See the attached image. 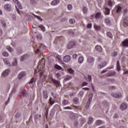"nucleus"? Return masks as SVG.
<instances>
[{"mask_svg": "<svg viewBox=\"0 0 128 128\" xmlns=\"http://www.w3.org/2000/svg\"><path fill=\"white\" fill-rule=\"evenodd\" d=\"M50 80L54 84L55 86H56V88H58V86H60V82H58V80L52 77H51L50 78Z\"/></svg>", "mask_w": 128, "mask_h": 128, "instance_id": "obj_1", "label": "nucleus"}, {"mask_svg": "<svg viewBox=\"0 0 128 128\" xmlns=\"http://www.w3.org/2000/svg\"><path fill=\"white\" fill-rule=\"evenodd\" d=\"M93 96H94V94H92V93H91L90 94L88 101V102H87L86 106H85V108H88V106H90V102L92 100Z\"/></svg>", "mask_w": 128, "mask_h": 128, "instance_id": "obj_2", "label": "nucleus"}, {"mask_svg": "<svg viewBox=\"0 0 128 128\" xmlns=\"http://www.w3.org/2000/svg\"><path fill=\"white\" fill-rule=\"evenodd\" d=\"M123 26L126 28L128 26V16L124 17L123 21Z\"/></svg>", "mask_w": 128, "mask_h": 128, "instance_id": "obj_3", "label": "nucleus"}, {"mask_svg": "<svg viewBox=\"0 0 128 128\" xmlns=\"http://www.w3.org/2000/svg\"><path fill=\"white\" fill-rule=\"evenodd\" d=\"M76 42L74 41L70 42L67 46L68 50H70V48H72V46H74Z\"/></svg>", "mask_w": 128, "mask_h": 128, "instance_id": "obj_4", "label": "nucleus"}, {"mask_svg": "<svg viewBox=\"0 0 128 128\" xmlns=\"http://www.w3.org/2000/svg\"><path fill=\"white\" fill-rule=\"evenodd\" d=\"M120 108L122 110H126V108H128V104L124 102L122 103L120 106Z\"/></svg>", "mask_w": 128, "mask_h": 128, "instance_id": "obj_5", "label": "nucleus"}, {"mask_svg": "<svg viewBox=\"0 0 128 128\" xmlns=\"http://www.w3.org/2000/svg\"><path fill=\"white\" fill-rule=\"evenodd\" d=\"M29 56L28 54H24L20 58V62H24V60H28V58Z\"/></svg>", "mask_w": 128, "mask_h": 128, "instance_id": "obj_6", "label": "nucleus"}, {"mask_svg": "<svg viewBox=\"0 0 128 128\" xmlns=\"http://www.w3.org/2000/svg\"><path fill=\"white\" fill-rule=\"evenodd\" d=\"M112 96L114 98H120L122 96V94L118 92L116 93H112Z\"/></svg>", "mask_w": 128, "mask_h": 128, "instance_id": "obj_7", "label": "nucleus"}, {"mask_svg": "<svg viewBox=\"0 0 128 128\" xmlns=\"http://www.w3.org/2000/svg\"><path fill=\"white\" fill-rule=\"evenodd\" d=\"M38 64H39L37 66V70L40 72V70H44V64H42V65L40 64H41L40 61H39Z\"/></svg>", "mask_w": 128, "mask_h": 128, "instance_id": "obj_8", "label": "nucleus"}, {"mask_svg": "<svg viewBox=\"0 0 128 128\" xmlns=\"http://www.w3.org/2000/svg\"><path fill=\"white\" fill-rule=\"evenodd\" d=\"M64 62H70V56L67 55L63 59Z\"/></svg>", "mask_w": 128, "mask_h": 128, "instance_id": "obj_9", "label": "nucleus"}, {"mask_svg": "<svg viewBox=\"0 0 128 128\" xmlns=\"http://www.w3.org/2000/svg\"><path fill=\"white\" fill-rule=\"evenodd\" d=\"M26 74V72H21L18 76V80H22V78H24V76Z\"/></svg>", "mask_w": 128, "mask_h": 128, "instance_id": "obj_10", "label": "nucleus"}, {"mask_svg": "<svg viewBox=\"0 0 128 128\" xmlns=\"http://www.w3.org/2000/svg\"><path fill=\"white\" fill-rule=\"evenodd\" d=\"M4 8L6 10L10 12V10H12V6L10 4H6L4 6Z\"/></svg>", "mask_w": 128, "mask_h": 128, "instance_id": "obj_11", "label": "nucleus"}, {"mask_svg": "<svg viewBox=\"0 0 128 128\" xmlns=\"http://www.w3.org/2000/svg\"><path fill=\"white\" fill-rule=\"evenodd\" d=\"M8 74H10V70H6L4 72L2 73V76H8Z\"/></svg>", "mask_w": 128, "mask_h": 128, "instance_id": "obj_12", "label": "nucleus"}, {"mask_svg": "<svg viewBox=\"0 0 128 128\" xmlns=\"http://www.w3.org/2000/svg\"><path fill=\"white\" fill-rule=\"evenodd\" d=\"M56 100H54V98H52V97H50L49 99V104L50 106H52V104H54Z\"/></svg>", "mask_w": 128, "mask_h": 128, "instance_id": "obj_13", "label": "nucleus"}, {"mask_svg": "<svg viewBox=\"0 0 128 128\" xmlns=\"http://www.w3.org/2000/svg\"><path fill=\"white\" fill-rule=\"evenodd\" d=\"M116 12L117 14H120V12H122V6H116Z\"/></svg>", "mask_w": 128, "mask_h": 128, "instance_id": "obj_14", "label": "nucleus"}, {"mask_svg": "<svg viewBox=\"0 0 128 128\" xmlns=\"http://www.w3.org/2000/svg\"><path fill=\"white\" fill-rule=\"evenodd\" d=\"M114 74H116V72L110 71L106 74V76H114Z\"/></svg>", "mask_w": 128, "mask_h": 128, "instance_id": "obj_15", "label": "nucleus"}, {"mask_svg": "<svg viewBox=\"0 0 128 128\" xmlns=\"http://www.w3.org/2000/svg\"><path fill=\"white\" fill-rule=\"evenodd\" d=\"M4 62L5 64H6L8 66H10V62H8V60L7 58L4 59Z\"/></svg>", "mask_w": 128, "mask_h": 128, "instance_id": "obj_16", "label": "nucleus"}, {"mask_svg": "<svg viewBox=\"0 0 128 128\" xmlns=\"http://www.w3.org/2000/svg\"><path fill=\"white\" fill-rule=\"evenodd\" d=\"M94 60V59L92 56H89L88 58V62H89V64H92Z\"/></svg>", "mask_w": 128, "mask_h": 128, "instance_id": "obj_17", "label": "nucleus"}, {"mask_svg": "<svg viewBox=\"0 0 128 128\" xmlns=\"http://www.w3.org/2000/svg\"><path fill=\"white\" fill-rule=\"evenodd\" d=\"M60 2V0H54L52 2L51 4L52 6H56Z\"/></svg>", "mask_w": 128, "mask_h": 128, "instance_id": "obj_18", "label": "nucleus"}, {"mask_svg": "<svg viewBox=\"0 0 128 128\" xmlns=\"http://www.w3.org/2000/svg\"><path fill=\"white\" fill-rule=\"evenodd\" d=\"M105 8V11H104V14H107V15L110 14V8Z\"/></svg>", "mask_w": 128, "mask_h": 128, "instance_id": "obj_19", "label": "nucleus"}, {"mask_svg": "<svg viewBox=\"0 0 128 128\" xmlns=\"http://www.w3.org/2000/svg\"><path fill=\"white\" fill-rule=\"evenodd\" d=\"M43 96L44 98H48V91H46V90H44L43 92Z\"/></svg>", "mask_w": 128, "mask_h": 128, "instance_id": "obj_20", "label": "nucleus"}, {"mask_svg": "<svg viewBox=\"0 0 128 128\" xmlns=\"http://www.w3.org/2000/svg\"><path fill=\"white\" fill-rule=\"evenodd\" d=\"M84 78H86V80L87 82H92V76L88 75L86 76H84Z\"/></svg>", "mask_w": 128, "mask_h": 128, "instance_id": "obj_21", "label": "nucleus"}, {"mask_svg": "<svg viewBox=\"0 0 128 128\" xmlns=\"http://www.w3.org/2000/svg\"><path fill=\"white\" fill-rule=\"evenodd\" d=\"M106 66V62H104L102 65L100 64L98 66V68H104Z\"/></svg>", "mask_w": 128, "mask_h": 128, "instance_id": "obj_22", "label": "nucleus"}, {"mask_svg": "<svg viewBox=\"0 0 128 128\" xmlns=\"http://www.w3.org/2000/svg\"><path fill=\"white\" fill-rule=\"evenodd\" d=\"M94 26L96 30L98 31L100 30V26H98L96 24H94Z\"/></svg>", "mask_w": 128, "mask_h": 128, "instance_id": "obj_23", "label": "nucleus"}, {"mask_svg": "<svg viewBox=\"0 0 128 128\" xmlns=\"http://www.w3.org/2000/svg\"><path fill=\"white\" fill-rule=\"evenodd\" d=\"M15 4H16L17 6H18L20 10H22V5L20 4V3L18 0H16Z\"/></svg>", "mask_w": 128, "mask_h": 128, "instance_id": "obj_24", "label": "nucleus"}, {"mask_svg": "<svg viewBox=\"0 0 128 128\" xmlns=\"http://www.w3.org/2000/svg\"><path fill=\"white\" fill-rule=\"evenodd\" d=\"M82 62H84V56H80L78 58V64H82Z\"/></svg>", "mask_w": 128, "mask_h": 128, "instance_id": "obj_25", "label": "nucleus"}, {"mask_svg": "<svg viewBox=\"0 0 128 128\" xmlns=\"http://www.w3.org/2000/svg\"><path fill=\"white\" fill-rule=\"evenodd\" d=\"M116 70L118 72L120 70V61H117Z\"/></svg>", "mask_w": 128, "mask_h": 128, "instance_id": "obj_26", "label": "nucleus"}, {"mask_svg": "<svg viewBox=\"0 0 128 128\" xmlns=\"http://www.w3.org/2000/svg\"><path fill=\"white\" fill-rule=\"evenodd\" d=\"M62 104H64V106L70 104V101H68V100H64L62 101Z\"/></svg>", "mask_w": 128, "mask_h": 128, "instance_id": "obj_27", "label": "nucleus"}, {"mask_svg": "<svg viewBox=\"0 0 128 128\" xmlns=\"http://www.w3.org/2000/svg\"><path fill=\"white\" fill-rule=\"evenodd\" d=\"M80 126H82L84 124V122H86V119H84V118H82L80 120Z\"/></svg>", "mask_w": 128, "mask_h": 128, "instance_id": "obj_28", "label": "nucleus"}, {"mask_svg": "<svg viewBox=\"0 0 128 128\" xmlns=\"http://www.w3.org/2000/svg\"><path fill=\"white\" fill-rule=\"evenodd\" d=\"M95 48L96 50H98V52H102V48L100 46H96Z\"/></svg>", "mask_w": 128, "mask_h": 128, "instance_id": "obj_29", "label": "nucleus"}, {"mask_svg": "<svg viewBox=\"0 0 128 128\" xmlns=\"http://www.w3.org/2000/svg\"><path fill=\"white\" fill-rule=\"evenodd\" d=\"M92 122H94V118L92 117H90L88 120V124H92Z\"/></svg>", "mask_w": 128, "mask_h": 128, "instance_id": "obj_30", "label": "nucleus"}, {"mask_svg": "<svg viewBox=\"0 0 128 128\" xmlns=\"http://www.w3.org/2000/svg\"><path fill=\"white\" fill-rule=\"evenodd\" d=\"M106 24L108 25V26H110L111 24H110V19L108 18H106L104 20Z\"/></svg>", "mask_w": 128, "mask_h": 128, "instance_id": "obj_31", "label": "nucleus"}, {"mask_svg": "<svg viewBox=\"0 0 128 128\" xmlns=\"http://www.w3.org/2000/svg\"><path fill=\"white\" fill-rule=\"evenodd\" d=\"M54 68H56V70H62V66L58 65V64H56L54 66Z\"/></svg>", "mask_w": 128, "mask_h": 128, "instance_id": "obj_32", "label": "nucleus"}, {"mask_svg": "<svg viewBox=\"0 0 128 128\" xmlns=\"http://www.w3.org/2000/svg\"><path fill=\"white\" fill-rule=\"evenodd\" d=\"M95 124L96 126H100V124H102V122L100 120H97Z\"/></svg>", "mask_w": 128, "mask_h": 128, "instance_id": "obj_33", "label": "nucleus"}, {"mask_svg": "<svg viewBox=\"0 0 128 128\" xmlns=\"http://www.w3.org/2000/svg\"><path fill=\"white\" fill-rule=\"evenodd\" d=\"M122 44L123 46H128V40H125Z\"/></svg>", "mask_w": 128, "mask_h": 128, "instance_id": "obj_34", "label": "nucleus"}, {"mask_svg": "<svg viewBox=\"0 0 128 128\" xmlns=\"http://www.w3.org/2000/svg\"><path fill=\"white\" fill-rule=\"evenodd\" d=\"M72 77L71 76H68L64 78L65 82H67V80H72Z\"/></svg>", "mask_w": 128, "mask_h": 128, "instance_id": "obj_35", "label": "nucleus"}, {"mask_svg": "<svg viewBox=\"0 0 128 128\" xmlns=\"http://www.w3.org/2000/svg\"><path fill=\"white\" fill-rule=\"evenodd\" d=\"M68 72L70 74H74V70H72V68H68Z\"/></svg>", "mask_w": 128, "mask_h": 128, "instance_id": "obj_36", "label": "nucleus"}, {"mask_svg": "<svg viewBox=\"0 0 128 128\" xmlns=\"http://www.w3.org/2000/svg\"><path fill=\"white\" fill-rule=\"evenodd\" d=\"M102 16V14L100 12H97L95 15L96 18H99L100 16Z\"/></svg>", "mask_w": 128, "mask_h": 128, "instance_id": "obj_37", "label": "nucleus"}, {"mask_svg": "<svg viewBox=\"0 0 128 128\" xmlns=\"http://www.w3.org/2000/svg\"><path fill=\"white\" fill-rule=\"evenodd\" d=\"M7 50H8V52H14V49L10 46H8L7 47Z\"/></svg>", "mask_w": 128, "mask_h": 128, "instance_id": "obj_38", "label": "nucleus"}, {"mask_svg": "<svg viewBox=\"0 0 128 128\" xmlns=\"http://www.w3.org/2000/svg\"><path fill=\"white\" fill-rule=\"evenodd\" d=\"M73 102L76 104L78 102V98H75L73 100Z\"/></svg>", "mask_w": 128, "mask_h": 128, "instance_id": "obj_39", "label": "nucleus"}, {"mask_svg": "<svg viewBox=\"0 0 128 128\" xmlns=\"http://www.w3.org/2000/svg\"><path fill=\"white\" fill-rule=\"evenodd\" d=\"M82 10L84 14H86V12H88V8H86V6H84L83 7Z\"/></svg>", "mask_w": 128, "mask_h": 128, "instance_id": "obj_40", "label": "nucleus"}, {"mask_svg": "<svg viewBox=\"0 0 128 128\" xmlns=\"http://www.w3.org/2000/svg\"><path fill=\"white\" fill-rule=\"evenodd\" d=\"M107 36L110 38H112V33H110V32H107Z\"/></svg>", "mask_w": 128, "mask_h": 128, "instance_id": "obj_41", "label": "nucleus"}, {"mask_svg": "<svg viewBox=\"0 0 128 128\" xmlns=\"http://www.w3.org/2000/svg\"><path fill=\"white\" fill-rule=\"evenodd\" d=\"M2 55L4 56H8V53L6 52H2Z\"/></svg>", "mask_w": 128, "mask_h": 128, "instance_id": "obj_42", "label": "nucleus"}, {"mask_svg": "<svg viewBox=\"0 0 128 128\" xmlns=\"http://www.w3.org/2000/svg\"><path fill=\"white\" fill-rule=\"evenodd\" d=\"M69 22L72 24H74V22H76V20L74 19L71 18L69 20Z\"/></svg>", "mask_w": 128, "mask_h": 128, "instance_id": "obj_43", "label": "nucleus"}, {"mask_svg": "<svg viewBox=\"0 0 128 128\" xmlns=\"http://www.w3.org/2000/svg\"><path fill=\"white\" fill-rule=\"evenodd\" d=\"M84 92L83 91H80L78 94V96H84Z\"/></svg>", "mask_w": 128, "mask_h": 128, "instance_id": "obj_44", "label": "nucleus"}, {"mask_svg": "<svg viewBox=\"0 0 128 128\" xmlns=\"http://www.w3.org/2000/svg\"><path fill=\"white\" fill-rule=\"evenodd\" d=\"M18 64V62L16 61V60H14V62L12 63V66H14Z\"/></svg>", "mask_w": 128, "mask_h": 128, "instance_id": "obj_45", "label": "nucleus"}, {"mask_svg": "<svg viewBox=\"0 0 128 128\" xmlns=\"http://www.w3.org/2000/svg\"><path fill=\"white\" fill-rule=\"evenodd\" d=\"M108 5L110 6H112V0H109L108 2Z\"/></svg>", "mask_w": 128, "mask_h": 128, "instance_id": "obj_46", "label": "nucleus"}, {"mask_svg": "<svg viewBox=\"0 0 128 128\" xmlns=\"http://www.w3.org/2000/svg\"><path fill=\"white\" fill-rule=\"evenodd\" d=\"M56 78L58 79L60 77V74L59 72H58L56 74Z\"/></svg>", "mask_w": 128, "mask_h": 128, "instance_id": "obj_47", "label": "nucleus"}, {"mask_svg": "<svg viewBox=\"0 0 128 128\" xmlns=\"http://www.w3.org/2000/svg\"><path fill=\"white\" fill-rule=\"evenodd\" d=\"M68 10H72V4H68Z\"/></svg>", "mask_w": 128, "mask_h": 128, "instance_id": "obj_48", "label": "nucleus"}, {"mask_svg": "<svg viewBox=\"0 0 128 128\" xmlns=\"http://www.w3.org/2000/svg\"><path fill=\"white\" fill-rule=\"evenodd\" d=\"M20 113H17L16 115H15V118H20Z\"/></svg>", "mask_w": 128, "mask_h": 128, "instance_id": "obj_49", "label": "nucleus"}, {"mask_svg": "<svg viewBox=\"0 0 128 128\" xmlns=\"http://www.w3.org/2000/svg\"><path fill=\"white\" fill-rule=\"evenodd\" d=\"M39 28H41L42 30V32H44L46 28H44V27L42 26H40Z\"/></svg>", "mask_w": 128, "mask_h": 128, "instance_id": "obj_50", "label": "nucleus"}, {"mask_svg": "<svg viewBox=\"0 0 128 128\" xmlns=\"http://www.w3.org/2000/svg\"><path fill=\"white\" fill-rule=\"evenodd\" d=\"M118 56V52H114L113 53H112V56Z\"/></svg>", "mask_w": 128, "mask_h": 128, "instance_id": "obj_51", "label": "nucleus"}, {"mask_svg": "<svg viewBox=\"0 0 128 128\" xmlns=\"http://www.w3.org/2000/svg\"><path fill=\"white\" fill-rule=\"evenodd\" d=\"M74 126H78V121H75L74 122Z\"/></svg>", "mask_w": 128, "mask_h": 128, "instance_id": "obj_52", "label": "nucleus"}, {"mask_svg": "<svg viewBox=\"0 0 128 128\" xmlns=\"http://www.w3.org/2000/svg\"><path fill=\"white\" fill-rule=\"evenodd\" d=\"M48 110H46V118H48Z\"/></svg>", "mask_w": 128, "mask_h": 128, "instance_id": "obj_53", "label": "nucleus"}, {"mask_svg": "<svg viewBox=\"0 0 128 128\" xmlns=\"http://www.w3.org/2000/svg\"><path fill=\"white\" fill-rule=\"evenodd\" d=\"M77 56H78V54H74L72 56V58H74V60H76V58Z\"/></svg>", "mask_w": 128, "mask_h": 128, "instance_id": "obj_54", "label": "nucleus"}, {"mask_svg": "<svg viewBox=\"0 0 128 128\" xmlns=\"http://www.w3.org/2000/svg\"><path fill=\"white\" fill-rule=\"evenodd\" d=\"M26 92H23L22 93V96H26Z\"/></svg>", "mask_w": 128, "mask_h": 128, "instance_id": "obj_55", "label": "nucleus"}, {"mask_svg": "<svg viewBox=\"0 0 128 128\" xmlns=\"http://www.w3.org/2000/svg\"><path fill=\"white\" fill-rule=\"evenodd\" d=\"M40 118V116L38 114H36L34 116V120H37V118Z\"/></svg>", "mask_w": 128, "mask_h": 128, "instance_id": "obj_56", "label": "nucleus"}, {"mask_svg": "<svg viewBox=\"0 0 128 128\" xmlns=\"http://www.w3.org/2000/svg\"><path fill=\"white\" fill-rule=\"evenodd\" d=\"M16 10L18 14H20V11L18 8V7L16 6Z\"/></svg>", "mask_w": 128, "mask_h": 128, "instance_id": "obj_57", "label": "nucleus"}, {"mask_svg": "<svg viewBox=\"0 0 128 128\" xmlns=\"http://www.w3.org/2000/svg\"><path fill=\"white\" fill-rule=\"evenodd\" d=\"M87 28H92V24H88L87 26Z\"/></svg>", "mask_w": 128, "mask_h": 128, "instance_id": "obj_58", "label": "nucleus"}, {"mask_svg": "<svg viewBox=\"0 0 128 128\" xmlns=\"http://www.w3.org/2000/svg\"><path fill=\"white\" fill-rule=\"evenodd\" d=\"M56 58L58 60H62V58H60V56H57Z\"/></svg>", "mask_w": 128, "mask_h": 128, "instance_id": "obj_59", "label": "nucleus"}, {"mask_svg": "<svg viewBox=\"0 0 128 128\" xmlns=\"http://www.w3.org/2000/svg\"><path fill=\"white\" fill-rule=\"evenodd\" d=\"M116 87L114 86H111L110 88V90H116Z\"/></svg>", "mask_w": 128, "mask_h": 128, "instance_id": "obj_60", "label": "nucleus"}, {"mask_svg": "<svg viewBox=\"0 0 128 128\" xmlns=\"http://www.w3.org/2000/svg\"><path fill=\"white\" fill-rule=\"evenodd\" d=\"M34 83V78H32L31 80L30 81V82H29V84H32Z\"/></svg>", "mask_w": 128, "mask_h": 128, "instance_id": "obj_61", "label": "nucleus"}, {"mask_svg": "<svg viewBox=\"0 0 128 128\" xmlns=\"http://www.w3.org/2000/svg\"><path fill=\"white\" fill-rule=\"evenodd\" d=\"M1 22H2V26H4V28H5V26H6V22H4V21H2Z\"/></svg>", "mask_w": 128, "mask_h": 128, "instance_id": "obj_62", "label": "nucleus"}, {"mask_svg": "<svg viewBox=\"0 0 128 128\" xmlns=\"http://www.w3.org/2000/svg\"><path fill=\"white\" fill-rule=\"evenodd\" d=\"M87 84H88V82H84L82 84V86H87Z\"/></svg>", "mask_w": 128, "mask_h": 128, "instance_id": "obj_63", "label": "nucleus"}, {"mask_svg": "<svg viewBox=\"0 0 128 128\" xmlns=\"http://www.w3.org/2000/svg\"><path fill=\"white\" fill-rule=\"evenodd\" d=\"M37 38L38 40H42V36L40 35L37 36Z\"/></svg>", "mask_w": 128, "mask_h": 128, "instance_id": "obj_64", "label": "nucleus"}]
</instances>
